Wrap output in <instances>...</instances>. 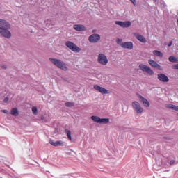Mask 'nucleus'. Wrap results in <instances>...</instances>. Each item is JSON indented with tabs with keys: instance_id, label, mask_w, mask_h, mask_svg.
Listing matches in <instances>:
<instances>
[{
	"instance_id": "obj_14",
	"label": "nucleus",
	"mask_w": 178,
	"mask_h": 178,
	"mask_svg": "<svg viewBox=\"0 0 178 178\" xmlns=\"http://www.w3.org/2000/svg\"><path fill=\"white\" fill-rule=\"evenodd\" d=\"M157 79L159 81H161V83H169V78L165 74H159Z\"/></svg>"
},
{
	"instance_id": "obj_5",
	"label": "nucleus",
	"mask_w": 178,
	"mask_h": 178,
	"mask_svg": "<svg viewBox=\"0 0 178 178\" xmlns=\"http://www.w3.org/2000/svg\"><path fill=\"white\" fill-rule=\"evenodd\" d=\"M132 108L134 111H135V112H136V113H138V115H141V113L144 112V108L141 106V104H140L138 102H133Z\"/></svg>"
},
{
	"instance_id": "obj_9",
	"label": "nucleus",
	"mask_w": 178,
	"mask_h": 178,
	"mask_svg": "<svg viewBox=\"0 0 178 178\" xmlns=\"http://www.w3.org/2000/svg\"><path fill=\"white\" fill-rule=\"evenodd\" d=\"M0 34L4 38H10L12 37V33L10 32L9 29H5L0 30Z\"/></svg>"
},
{
	"instance_id": "obj_23",
	"label": "nucleus",
	"mask_w": 178,
	"mask_h": 178,
	"mask_svg": "<svg viewBox=\"0 0 178 178\" xmlns=\"http://www.w3.org/2000/svg\"><path fill=\"white\" fill-rule=\"evenodd\" d=\"M65 133L68 139L72 141V131H69V129H65Z\"/></svg>"
},
{
	"instance_id": "obj_15",
	"label": "nucleus",
	"mask_w": 178,
	"mask_h": 178,
	"mask_svg": "<svg viewBox=\"0 0 178 178\" xmlns=\"http://www.w3.org/2000/svg\"><path fill=\"white\" fill-rule=\"evenodd\" d=\"M134 37L138 40V41H140V42H142L143 44H145L147 42V39L143 35H140L137 33H134Z\"/></svg>"
},
{
	"instance_id": "obj_2",
	"label": "nucleus",
	"mask_w": 178,
	"mask_h": 178,
	"mask_svg": "<svg viewBox=\"0 0 178 178\" xmlns=\"http://www.w3.org/2000/svg\"><path fill=\"white\" fill-rule=\"evenodd\" d=\"M97 63L102 66H106L109 63V60H108V56L105 55L104 53H99L97 56Z\"/></svg>"
},
{
	"instance_id": "obj_16",
	"label": "nucleus",
	"mask_w": 178,
	"mask_h": 178,
	"mask_svg": "<svg viewBox=\"0 0 178 178\" xmlns=\"http://www.w3.org/2000/svg\"><path fill=\"white\" fill-rule=\"evenodd\" d=\"M148 63L152 66V67H154L155 69H159V70H161L162 69L161 68V66L156 61L154 60H149Z\"/></svg>"
},
{
	"instance_id": "obj_30",
	"label": "nucleus",
	"mask_w": 178,
	"mask_h": 178,
	"mask_svg": "<svg viewBox=\"0 0 178 178\" xmlns=\"http://www.w3.org/2000/svg\"><path fill=\"white\" fill-rule=\"evenodd\" d=\"M131 2H132L133 5H134V6H136V0H130Z\"/></svg>"
},
{
	"instance_id": "obj_19",
	"label": "nucleus",
	"mask_w": 178,
	"mask_h": 178,
	"mask_svg": "<svg viewBox=\"0 0 178 178\" xmlns=\"http://www.w3.org/2000/svg\"><path fill=\"white\" fill-rule=\"evenodd\" d=\"M153 54L155 56H159V58H163V53H162L161 51H159L158 50L153 51Z\"/></svg>"
},
{
	"instance_id": "obj_27",
	"label": "nucleus",
	"mask_w": 178,
	"mask_h": 178,
	"mask_svg": "<svg viewBox=\"0 0 178 178\" xmlns=\"http://www.w3.org/2000/svg\"><path fill=\"white\" fill-rule=\"evenodd\" d=\"M172 68L175 69V70H178V64H175V65H172Z\"/></svg>"
},
{
	"instance_id": "obj_34",
	"label": "nucleus",
	"mask_w": 178,
	"mask_h": 178,
	"mask_svg": "<svg viewBox=\"0 0 178 178\" xmlns=\"http://www.w3.org/2000/svg\"><path fill=\"white\" fill-rule=\"evenodd\" d=\"M154 2H156V0H153Z\"/></svg>"
},
{
	"instance_id": "obj_20",
	"label": "nucleus",
	"mask_w": 178,
	"mask_h": 178,
	"mask_svg": "<svg viewBox=\"0 0 178 178\" xmlns=\"http://www.w3.org/2000/svg\"><path fill=\"white\" fill-rule=\"evenodd\" d=\"M10 115H13V116H18L19 115V110H17L16 108H12Z\"/></svg>"
},
{
	"instance_id": "obj_17",
	"label": "nucleus",
	"mask_w": 178,
	"mask_h": 178,
	"mask_svg": "<svg viewBox=\"0 0 178 178\" xmlns=\"http://www.w3.org/2000/svg\"><path fill=\"white\" fill-rule=\"evenodd\" d=\"M74 29L76 31H86L87 30L86 26L84 25H81V24L74 25Z\"/></svg>"
},
{
	"instance_id": "obj_4",
	"label": "nucleus",
	"mask_w": 178,
	"mask_h": 178,
	"mask_svg": "<svg viewBox=\"0 0 178 178\" xmlns=\"http://www.w3.org/2000/svg\"><path fill=\"white\" fill-rule=\"evenodd\" d=\"M65 46L67 48H69L70 51H72V52H76V54H79L80 51H81V49L76 44L70 42V41H67L65 42Z\"/></svg>"
},
{
	"instance_id": "obj_24",
	"label": "nucleus",
	"mask_w": 178,
	"mask_h": 178,
	"mask_svg": "<svg viewBox=\"0 0 178 178\" xmlns=\"http://www.w3.org/2000/svg\"><path fill=\"white\" fill-rule=\"evenodd\" d=\"M32 113H33V115H37V114L38 113V109L37 108L36 106H33V107L32 108Z\"/></svg>"
},
{
	"instance_id": "obj_32",
	"label": "nucleus",
	"mask_w": 178,
	"mask_h": 178,
	"mask_svg": "<svg viewBox=\"0 0 178 178\" xmlns=\"http://www.w3.org/2000/svg\"><path fill=\"white\" fill-rule=\"evenodd\" d=\"M172 44H173V42H170V43L168 44V47H172Z\"/></svg>"
},
{
	"instance_id": "obj_10",
	"label": "nucleus",
	"mask_w": 178,
	"mask_h": 178,
	"mask_svg": "<svg viewBox=\"0 0 178 178\" xmlns=\"http://www.w3.org/2000/svg\"><path fill=\"white\" fill-rule=\"evenodd\" d=\"M10 29V24L5 19H0V30Z\"/></svg>"
},
{
	"instance_id": "obj_29",
	"label": "nucleus",
	"mask_w": 178,
	"mask_h": 178,
	"mask_svg": "<svg viewBox=\"0 0 178 178\" xmlns=\"http://www.w3.org/2000/svg\"><path fill=\"white\" fill-rule=\"evenodd\" d=\"M175 160H172L170 162V165H175Z\"/></svg>"
},
{
	"instance_id": "obj_28",
	"label": "nucleus",
	"mask_w": 178,
	"mask_h": 178,
	"mask_svg": "<svg viewBox=\"0 0 178 178\" xmlns=\"http://www.w3.org/2000/svg\"><path fill=\"white\" fill-rule=\"evenodd\" d=\"M1 112H3V113H6V114L9 113V112L8 111V110H1Z\"/></svg>"
},
{
	"instance_id": "obj_21",
	"label": "nucleus",
	"mask_w": 178,
	"mask_h": 178,
	"mask_svg": "<svg viewBox=\"0 0 178 178\" xmlns=\"http://www.w3.org/2000/svg\"><path fill=\"white\" fill-rule=\"evenodd\" d=\"M167 108H168V109H172V111H177L178 112V106H175L173 104H168L167 105Z\"/></svg>"
},
{
	"instance_id": "obj_22",
	"label": "nucleus",
	"mask_w": 178,
	"mask_h": 178,
	"mask_svg": "<svg viewBox=\"0 0 178 178\" xmlns=\"http://www.w3.org/2000/svg\"><path fill=\"white\" fill-rule=\"evenodd\" d=\"M168 59L170 62H172V63H177V62H178L177 58L173 56H170Z\"/></svg>"
},
{
	"instance_id": "obj_26",
	"label": "nucleus",
	"mask_w": 178,
	"mask_h": 178,
	"mask_svg": "<svg viewBox=\"0 0 178 178\" xmlns=\"http://www.w3.org/2000/svg\"><path fill=\"white\" fill-rule=\"evenodd\" d=\"M74 104L71 103V102H67L65 103V106H67L68 108H70V106H74Z\"/></svg>"
},
{
	"instance_id": "obj_31",
	"label": "nucleus",
	"mask_w": 178,
	"mask_h": 178,
	"mask_svg": "<svg viewBox=\"0 0 178 178\" xmlns=\"http://www.w3.org/2000/svg\"><path fill=\"white\" fill-rule=\"evenodd\" d=\"M9 101V97H6L4 99V102H8Z\"/></svg>"
},
{
	"instance_id": "obj_7",
	"label": "nucleus",
	"mask_w": 178,
	"mask_h": 178,
	"mask_svg": "<svg viewBox=\"0 0 178 178\" xmlns=\"http://www.w3.org/2000/svg\"><path fill=\"white\" fill-rule=\"evenodd\" d=\"M115 23L117 26H120L122 29H129L131 26V22L130 21H115Z\"/></svg>"
},
{
	"instance_id": "obj_13",
	"label": "nucleus",
	"mask_w": 178,
	"mask_h": 178,
	"mask_svg": "<svg viewBox=\"0 0 178 178\" xmlns=\"http://www.w3.org/2000/svg\"><path fill=\"white\" fill-rule=\"evenodd\" d=\"M49 143L51 145H53V147H63V145H65V142L62 140L55 141L54 140H49Z\"/></svg>"
},
{
	"instance_id": "obj_18",
	"label": "nucleus",
	"mask_w": 178,
	"mask_h": 178,
	"mask_svg": "<svg viewBox=\"0 0 178 178\" xmlns=\"http://www.w3.org/2000/svg\"><path fill=\"white\" fill-rule=\"evenodd\" d=\"M124 49H133V43L131 42H124L122 44Z\"/></svg>"
},
{
	"instance_id": "obj_3",
	"label": "nucleus",
	"mask_w": 178,
	"mask_h": 178,
	"mask_svg": "<svg viewBox=\"0 0 178 178\" xmlns=\"http://www.w3.org/2000/svg\"><path fill=\"white\" fill-rule=\"evenodd\" d=\"M90 119L95 123H99V124H107V123H109V118H101L97 115H92Z\"/></svg>"
},
{
	"instance_id": "obj_33",
	"label": "nucleus",
	"mask_w": 178,
	"mask_h": 178,
	"mask_svg": "<svg viewBox=\"0 0 178 178\" xmlns=\"http://www.w3.org/2000/svg\"><path fill=\"white\" fill-rule=\"evenodd\" d=\"M1 69H6V65H3L1 66Z\"/></svg>"
},
{
	"instance_id": "obj_6",
	"label": "nucleus",
	"mask_w": 178,
	"mask_h": 178,
	"mask_svg": "<svg viewBox=\"0 0 178 178\" xmlns=\"http://www.w3.org/2000/svg\"><path fill=\"white\" fill-rule=\"evenodd\" d=\"M139 69H140L142 72H145L149 76H152V74H154V71L148 65L140 64Z\"/></svg>"
},
{
	"instance_id": "obj_25",
	"label": "nucleus",
	"mask_w": 178,
	"mask_h": 178,
	"mask_svg": "<svg viewBox=\"0 0 178 178\" xmlns=\"http://www.w3.org/2000/svg\"><path fill=\"white\" fill-rule=\"evenodd\" d=\"M117 44H118V45H120L122 48V47H123V40L117 39Z\"/></svg>"
},
{
	"instance_id": "obj_12",
	"label": "nucleus",
	"mask_w": 178,
	"mask_h": 178,
	"mask_svg": "<svg viewBox=\"0 0 178 178\" xmlns=\"http://www.w3.org/2000/svg\"><path fill=\"white\" fill-rule=\"evenodd\" d=\"M93 88H95L96 91L101 92V94H109L111 92L108 90H106V88H102L98 85H95Z\"/></svg>"
},
{
	"instance_id": "obj_11",
	"label": "nucleus",
	"mask_w": 178,
	"mask_h": 178,
	"mask_svg": "<svg viewBox=\"0 0 178 178\" xmlns=\"http://www.w3.org/2000/svg\"><path fill=\"white\" fill-rule=\"evenodd\" d=\"M138 98L140 99V102H142L143 105L145 108H149L151 106V104H149V102L147 101V99H145L144 97L141 96L140 95H137Z\"/></svg>"
},
{
	"instance_id": "obj_1",
	"label": "nucleus",
	"mask_w": 178,
	"mask_h": 178,
	"mask_svg": "<svg viewBox=\"0 0 178 178\" xmlns=\"http://www.w3.org/2000/svg\"><path fill=\"white\" fill-rule=\"evenodd\" d=\"M49 60L53 63V65H54V66L58 67V69H61V70H64V72L67 70V65H66V63H65L62 60L50 58Z\"/></svg>"
},
{
	"instance_id": "obj_8",
	"label": "nucleus",
	"mask_w": 178,
	"mask_h": 178,
	"mask_svg": "<svg viewBox=\"0 0 178 178\" xmlns=\"http://www.w3.org/2000/svg\"><path fill=\"white\" fill-rule=\"evenodd\" d=\"M99 40H101V35L97 33L92 34L88 38L89 42H91L92 44L98 42Z\"/></svg>"
}]
</instances>
